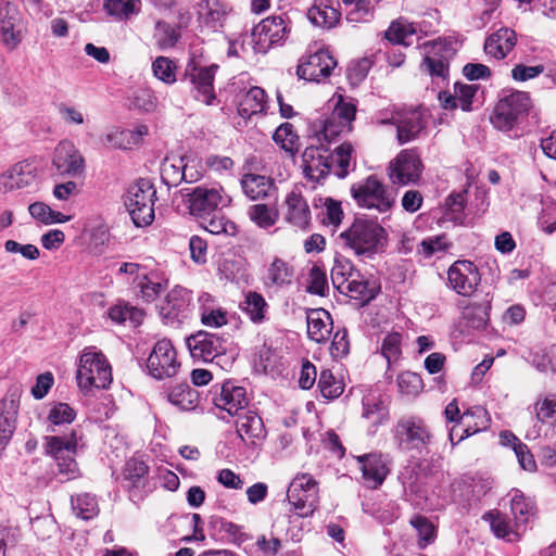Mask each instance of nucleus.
<instances>
[{
	"label": "nucleus",
	"instance_id": "nucleus-1",
	"mask_svg": "<svg viewBox=\"0 0 556 556\" xmlns=\"http://www.w3.org/2000/svg\"><path fill=\"white\" fill-rule=\"evenodd\" d=\"M338 240L355 255L371 258L384 251L388 235L377 222L357 218L339 235Z\"/></svg>",
	"mask_w": 556,
	"mask_h": 556
},
{
	"label": "nucleus",
	"instance_id": "nucleus-2",
	"mask_svg": "<svg viewBox=\"0 0 556 556\" xmlns=\"http://www.w3.org/2000/svg\"><path fill=\"white\" fill-rule=\"evenodd\" d=\"M76 379L85 394L90 393L92 389H108L113 377L105 355L94 346L84 349L79 357Z\"/></svg>",
	"mask_w": 556,
	"mask_h": 556
},
{
	"label": "nucleus",
	"instance_id": "nucleus-3",
	"mask_svg": "<svg viewBox=\"0 0 556 556\" xmlns=\"http://www.w3.org/2000/svg\"><path fill=\"white\" fill-rule=\"evenodd\" d=\"M78 437L75 430L65 435H51L45 438L46 454L56 464L58 476L61 481H68L79 477L80 471L75 460Z\"/></svg>",
	"mask_w": 556,
	"mask_h": 556
},
{
	"label": "nucleus",
	"instance_id": "nucleus-4",
	"mask_svg": "<svg viewBox=\"0 0 556 556\" xmlns=\"http://www.w3.org/2000/svg\"><path fill=\"white\" fill-rule=\"evenodd\" d=\"M156 190L149 179L141 178L126 193L125 205L136 226H148L154 220Z\"/></svg>",
	"mask_w": 556,
	"mask_h": 556
},
{
	"label": "nucleus",
	"instance_id": "nucleus-5",
	"mask_svg": "<svg viewBox=\"0 0 556 556\" xmlns=\"http://www.w3.org/2000/svg\"><path fill=\"white\" fill-rule=\"evenodd\" d=\"M532 108L533 103L528 92L513 91L498 100L491 123L502 131L511 130Z\"/></svg>",
	"mask_w": 556,
	"mask_h": 556
},
{
	"label": "nucleus",
	"instance_id": "nucleus-6",
	"mask_svg": "<svg viewBox=\"0 0 556 556\" xmlns=\"http://www.w3.org/2000/svg\"><path fill=\"white\" fill-rule=\"evenodd\" d=\"M351 195L359 207L379 213L388 212L395 202L394 194L375 175L353 184Z\"/></svg>",
	"mask_w": 556,
	"mask_h": 556
},
{
	"label": "nucleus",
	"instance_id": "nucleus-7",
	"mask_svg": "<svg viewBox=\"0 0 556 556\" xmlns=\"http://www.w3.org/2000/svg\"><path fill=\"white\" fill-rule=\"evenodd\" d=\"M190 213L205 217L228 206L231 198L220 186H199L187 193Z\"/></svg>",
	"mask_w": 556,
	"mask_h": 556
},
{
	"label": "nucleus",
	"instance_id": "nucleus-8",
	"mask_svg": "<svg viewBox=\"0 0 556 556\" xmlns=\"http://www.w3.org/2000/svg\"><path fill=\"white\" fill-rule=\"evenodd\" d=\"M24 38L22 14L13 0H0V42L15 50Z\"/></svg>",
	"mask_w": 556,
	"mask_h": 556
},
{
	"label": "nucleus",
	"instance_id": "nucleus-9",
	"mask_svg": "<svg viewBox=\"0 0 556 556\" xmlns=\"http://www.w3.org/2000/svg\"><path fill=\"white\" fill-rule=\"evenodd\" d=\"M389 177L393 184H417L424 170L419 154L414 149L402 150L389 165Z\"/></svg>",
	"mask_w": 556,
	"mask_h": 556
},
{
	"label": "nucleus",
	"instance_id": "nucleus-10",
	"mask_svg": "<svg viewBox=\"0 0 556 556\" xmlns=\"http://www.w3.org/2000/svg\"><path fill=\"white\" fill-rule=\"evenodd\" d=\"M147 367L150 375L155 379L169 378L177 374L179 363L169 340L162 339L154 344L148 357Z\"/></svg>",
	"mask_w": 556,
	"mask_h": 556
},
{
	"label": "nucleus",
	"instance_id": "nucleus-11",
	"mask_svg": "<svg viewBox=\"0 0 556 556\" xmlns=\"http://www.w3.org/2000/svg\"><path fill=\"white\" fill-rule=\"evenodd\" d=\"M192 295L180 286L174 287L157 305L159 314L167 325L180 324L189 317Z\"/></svg>",
	"mask_w": 556,
	"mask_h": 556
},
{
	"label": "nucleus",
	"instance_id": "nucleus-12",
	"mask_svg": "<svg viewBox=\"0 0 556 556\" xmlns=\"http://www.w3.org/2000/svg\"><path fill=\"white\" fill-rule=\"evenodd\" d=\"M450 287L459 295L471 296L481 281L478 267L470 261L458 260L447 270Z\"/></svg>",
	"mask_w": 556,
	"mask_h": 556
},
{
	"label": "nucleus",
	"instance_id": "nucleus-13",
	"mask_svg": "<svg viewBox=\"0 0 556 556\" xmlns=\"http://www.w3.org/2000/svg\"><path fill=\"white\" fill-rule=\"evenodd\" d=\"M52 167L61 176L79 177L85 170V160L73 142L63 140L54 149Z\"/></svg>",
	"mask_w": 556,
	"mask_h": 556
},
{
	"label": "nucleus",
	"instance_id": "nucleus-14",
	"mask_svg": "<svg viewBox=\"0 0 556 556\" xmlns=\"http://www.w3.org/2000/svg\"><path fill=\"white\" fill-rule=\"evenodd\" d=\"M288 33V25L281 16L263 20L252 31L255 50L266 52L271 46L282 42Z\"/></svg>",
	"mask_w": 556,
	"mask_h": 556
},
{
	"label": "nucleus",
	"instance_id": "nucleus-15",
	"mask_svg": "<svg viewBox=\"0 0 556 556\" xmlns=\"http://www.w3.org/2000/svg\"><path fill=\"white\" fill-rule=\"evenodd\" d=\"M302 159L305 176L317 182L327 177L333 167V155L323 144L307 147Z\"/></svg>",
	"mask_w": 556,
	"mask_h": 556
},
{
	"label": "nucleus",
	"instance_id": "nucleus-16",
	"mask_svg": "<svg viewBox=\"0 0 556 556\" xmlns=\"http://www.w3.org/2000/svg\"><path fill=\"white\" fill-rule=\"evenodd\" d=\"M395 438L405 448H421L431 441V433L424 420L416 417L401 419L395 427Z\"/></svg>",
	"mask_w": 556,
	"mask_h": 556
},
{
	"label": "nucleus",
	"instance_id": "nucleus-17",
	"mask_svg": "<svg viewBox=\"0 0 556 556\" xmlns=\"http://www.w3.org/2000/svg\"><path fill=\"white\" fill-rule=\"evenodd\" d=\"M390 122L396 126V137L400 144L415 140L427 125L419 109L394 111Z\"/></svg>",
	"mask_w": 556,
	"mask_h": 556
},
{
	"label": "nucleus",
	"instance_id": "nucleus-18",
	"mask_svg": "<svg viewBox=\"0 0 556 556\" xmlns=\"http://www.w3.org/2000/svg\"><path fill=\"white\" fill-rule=\"evenodd\" d=\"M213 404L230 416L239 415L248 405L245 389L235 386L232 382H225L222 386H215L212 390Z\"/></svg>",
	"mask_w": 556,
	"mask_h": 556
},
{
	"label": "nucleus",
	"instance_id": "nucleus-19",
	"mask_svg": "<svg viewBox=\"0 0 556 556\" xmlns=\"http://www.w3.org/2000/svg\"><path fill=\"white\" fill-rule=\"evenodd\" d=\"M188 349L194 358L212 362L226 353V341L214 333L199 331L187 339Z\"/></svg>",
	"mask_w": 556,
	"mask_h": 556
},
{
	"label": "nucleus",
	"instance_id": "nucleus-20",
	"mask_svg": "<svg viewBox=\"0 0 556 556\" xmlns=\"http://www.w3.org/2000/svg\"><path fill=\"white\" fill-rule=\"evenodd\" d=\"M337 61L327 50H318L304 58L298 66V76L308 81H319L330 75Z\"/></svg>",
	"mask_w": 556,
	"mask_h": 556
},
{
	"label": "nucleus",
	"instance_id": "nucleus-21",
	"mask_svg": "<svg viewBox=\"0 0 556 556\" xmlns=\"http://www.w3.org/2000/svg\"><path fill=\"white\" fill-rule=\"evenodd\" d=\"M283 219L291 226L306 230L311 224L312 214L306 199L299 189L291 190L282 204Z\"/></svg>",
	"mask_w": 556,
	"mask_h": 556
},
{
	"label": "nucleus",
	"instance_id": "nucleus-22",
	"mask_svg": "<svg viewBox=\"0 0 556 556\" xmlns=\"http://www.w3.org/2000/svg\"><path fill=\"white\" fill-rule=\"evenodd\" d=\"M295 278V268L288 261L275 256L267 264L262 282L268 290H281L292 286Z\"/></svg>",
	"mask_w": 556,
	"mask_h": 556
},
{
	"label": "nucleus",
	"instance_id": "nucleus-23",
	"mask_svg": "<svg viewBox=\"0 0 556 556\" xmlns=\"http://www.w3.org/2000/svg\"><path fill=\"white\" fill-rule=\"evenodd\" d=\"M37 176L34 163L25 160L15 163L0 176V185L5 192L30 186Z\"/></svg>",
	"mask_w": 556,
	"mask_h": 556
},
{
	"label": "nucleus",
	"instance_id": "nucleus-24",
	"mask_svg": "<svg viewBox=\"0 0 556 556\" xmlns=\"http://www.w3.org/2000/svg\"><path fill=\"white\" fill-rule=\"evenodd\" d=\"M426 55L420 65L421 71L432 77L444 79L448 71L450 50L442 42H427Z\"/></svg>",
	"mask_w": 556,
	"mask_h": 556
},
{
	"label": "nucleus",
	"instance_id": "nucleus-25",
	"mask_svg": "<svg viewBox=\"0 0 556 556\" xmlns=\"http://www.w3.org/2000/svg\"><path fill=\"white\" fill-rule=\"evenodd\" d=\"M216 70L217 65H211L208 67H193L191 71L187 70L186 73L197 92L195 99L206 105H211L215 100L213 83Z\"/></svg>",
	"mask_w": 556,
	"mask_h": 556
},
{
	"label": "nucleus",
	"instance_id": "nucleus-26",
	"mask_svg": "<svg viewBox=\"0 0 556 556\" xmlns=\"http://www.w3.org/2000/svg\"><path fill=\"white\" fill-rule=\"evenodd\" d=\"M363 478L368 488L377 489L389 473L387 459L381 454H366L357 457Z\"/></svg>",
	"mask_w": 556,
	"mask_h": 556
},
{
	"label": "nucleus",
	"instance_id": "nucleus-27",
	"mask_svg": "<svg viewBox=\"0 0 556 556\" xmlns=\"http://www.w3.org/2000/svg\"><path fill=\"white\" fill-rule=\"evenodd\" d=\"M240 185L243 193L251 201L264 200L275 197L277 187L269 177L258 174H244L240 179Z\"/></svg>",
	"mask_w": 556,
	"mask_h": 556
},
{
	"label": "nucleus",
	"instance_id": "nucleus-28",
	"mask_svg": "<svg viewBox=\"0 0 556 556\" xmlns=\"http://www.w3.org/2000/svg\"><path fill=\"white\" fill-rule=\"evenodd\" d=\"M237 432L243 441L255 444L266 438V429L263 419L254 412L247 410L238 415Z\"/></svg>",
	"mask_w": 556,
	"mask_h": 556
},
{
	"label": "nucleus",
	"instance_id": "nucleus-29",
	"mask_svg": "<svg viewBox=\"0 0 556 556\" xmlns=\"http://www.w3.org/2000/svg\"><path fill=\"white\" fill-rule=\"evenodd\" d=\"M307 334L317 343L326 342L332 331V318L324 308L311 309L307 313Z\"/></svg>",
	"mask_w": 556,
	"mask_h": 556
},
{
	"label": "nucleus",
	"instance_id": "nucleus-30",
	"mask_svg": "<svg viewBox=\"0 0 556 556\" xmlns=\"http://www.w3.org/2000/svg\"><path fill=\"white\" fill-rule=\"evenodd\" d=\"M340 12L333 7L332 0H314L307 11V17L312 24L330 29L340 21Z\"/></svg>",
	"mask_w": 556,
	"mask_h": 556
},
{
	"label": "nucleus",
	"instance_id": "nucleus-31",
	"mask_svg": "<svg viewBox=\"0 0 556 556\" xmlns=\"http://www.w3.org/2000/svg\"><path fill=\"white\" fill-rule=\"evenodd\" d=\"M516 33L510 28H501L492 34L484 43V51L494 59H504L515 47Z\"/></svg>",
	"mask_w": 556,
	"mask_h": 556
},
{
	"label": "nucleus",
	"instance_id": "nucleus-32",
	"mask_svg": "<svg viewBox=\"0 0 556 556\" xmlns=\"http://www.w3.org/2000/svg\"><path fill=\"white\" fill-rule=\"evenodd\" d=\"M491 299L488 294L482 301H472L463 308V319L472 329L482 330L486 327L490 316Z\"/></svg>",
	"mask_w": 556,
	"mask_h": 556
},
{
	"label": "nucleus",
	"instance_id": "nucleus-33",
	"mask_svg": "<svg viewBox=\"0 0 556 556\" xmlns=\"http://www.w3.org/2000/svg\"><path fill=\"white\" fill-rule=\"evenodd\" d=\"M239 307L253 324H262L266 320L269 305L261 293L248 291Z\"/></svg>",
	"mask_w": 556,
	"mask_h": 556
},
{
	"label": "nucleus",
	"instance_id": "nucleus-34",
	"mask_svg": "<svg viewBox=\"0 0 556 556\" xmlns=\"http://www.w3.org/2000/svg\"><path fill=\"white\" fill-rule=\"evenodd\" d=\"M149 468L139 458H130L123 469V481L127 489H141L147 484Z\"/></svg>",
	"mask_w": 556,
	"mask_h": 556
},
{
	"label": "nucleus",
	"instance_id": "nucleus-35",
	"mask_svg": "<svg viewBox=\"0 0 556 556\" xmlns=\"http://www.w3.org/2000/svg\"><path fill=\"white\" fill-rule=\"evenodd\" d=\"M300 494L290 495L288 502L293 506L294 511L300 517H308L313 515L318 505V485L311 484V488L306 489L305 492H299Z\"/></svg>",
	"mask_w": 556,
	"mask_h": 556
},
{
	"label": "nucleus",
	"instance_id": "nucleus-36",
	"mask_svg": "<svg viewBox=\"0 0 556 556\" xmlns=\"http://www.w3.org/2000/svg\"><path fill=\"white\" fill-rule=\"evenodd\" d=\"M265 91L260 87L250 88L240 99L239 114L244 118L262 113L265 110Z\"/></svg>",
	"mask_w": 556,
	"mask_h": 556
},
{
	"label": "nucleus",
	"instance_id": "nucleus-37",
	"mask_svg": "<svg viewBox=\"0 0 556 556\" xmlns=\"http://www.w3.org/2000/svg\"><path fill=\"white\" fill-rule=\"evenodd\" d=\"M167 399L170 404L180 410L194 409L199 402V393L187 383L173 387L168 392Z\"/></svg>",
	"mask_w": 556,
	"mask_h": 556
},
{
	"label": "nucleus",
	"instance_id": "nucleus-38",
	"mask_svg": "<svg viewBox=\"0 0 556 556\" xmlns=\"http://www.w3.org/2000/svg\"><path fill=\"white\" fill-rule=\"evenodd\" d=\"M103 9L110 16L125 21L140 12L141 0H103Z\"/></svg>",
	"mask_w": 556,
	"mask_h": 556
},
{
	"label": "nucleus",
	"instance_id": "nucleus-39",
	"mask_svg": "<svg viewBox=\"0 0 556 556\" xmlns=\"http://www.w3.org/2000/svg\"><path fill=\"white\" fill-rule=\"evenodd\" d=\"M483 519L490 522L491 530L496 538L514 542L519 538V527H510L506 517L498 511H490L483 516Z\"/></svg>",
	"mask_w": 556,
	"mask_h": 556
},
{
	"label": "nucleus",
	"instance_id": "nucleus-40",
	"mask_svg": "<svg viewBox=\"0 0 556 556\" xmlns=\"http://www.w3.org/2000/svg\"><path fill=\"white\" fill-rule=\"evenodd\" d=\"M184 156H167L161 166V178L168 187L177 186L185 180Z\"/></svg>",
	"mask_w": 556,
	"mask_h": 556
},
{
	"label": "nucleus",
	"instance_id": "nucleus-41",
	"mask_svg": "<svg viewBox=\"0 0 556 556\" xmlns=\"http://www.w3.org/2000/svg\"><path fill=\"white\" fill-rule=\"evenodd\" d=\"M338 290L355 300L364 302H368L375 296L374 291L368 287V281L364 279L361 273L358 277L353 276V278L342 287L338 288Z\"/></svg>",
	"mask_w": 556,
	"mask_h": 556
},
{
	"label": "nucleus",
	"instance_id": "nucleus-42",
	"mask_svg": "<svg viewBox=\"0 0 556 556\" xmlns=\"http://www.w3.org/2000/svg\"><path fill=\"white\" fill-rule=\"evenodd\" d=\"M179 37L180 35L178 30L170 24L161 20L155 22L153 40L161 50L173 48L177 43Z\"/></svg>",
	"mask_w": 556,
	"mask_h": 556
},
{
	"label": "nucleus",
	"instance_id": "nucleus-43",
	"mask_svg": "<svg viewBox=\"0 0 556 556\" xmlns=\"http://www.w3.org/2000/svg\"><path fill=\"white\" fill-rule=\"evenodd\" d=\"M28 211L35 219L46 225L65 223L71 219V216L53 211L48 204L43 202L31 203L28 207Z\"/></svg>",
	"mask_w": 556,
	"mask_h": 556
},
{
	"label": "nucleus",
	"instance_id": "nucleus-44",
	"mask_svg": "<svg viewBox=\"0 0 556 556\" xmlns=\"http://www.w3.org/2000/svg\"><path fill=\"white\" fill-rule=\"evenodd\" d=\"M353 276L358 277L359 271L355 269L353 263L345 257H336L331 268V280L334 288L345 285Z\"/></svg>",
	"mask_w": 556,
	"mask_h": 556
},
{
	"label": "nucleus",
	"instance_id": "nucleus-45",
	"mask_svg": "<svg viewBox=\"0 0 556 556\" xmlns=\"http://www.w3.org/2000/svg\"><path fill=\"white\" fill-rule=\"evenodd\" d=\"M414 36L415 29L410 24L404 21L392 22V24L386 31V38L389 41L404 46L413 45Z\"/></svg>",
	"mask_w": 556,
	"mask_h": 556
},
{
	"label": "nucleus",
	"instance_id": "nucleus-46",
	"mask_svg": "<svg viewBox=\"0 0 556 556\" xmlns=\"http://www.w3.org/2000/svg\"><path fill=\"white\" fill-rule=\"evenodd\" d=\"M72 508L75 511L76 516L88 520L98 515L99 508L96 497L85 493L79 494L75 497H72Z\"/></svg>",
	"mask_w": 556,
	"mask_h": 556
},
{
	"label": "nucleus",
	"instance_id": "nucleus-47",
	"mask_svg": "<svg viewBox=\"0 0 556 556\" xmlns=\"http://www.w3.org/2000/svg\"><path fill=\"white\" fill-rule=\"evenodd\" d=\"M510 509L515 517V523L517 527L528 521L529 517L533 513V503L523 496L519 491H515L511 501Z\"/></svg>",
	"mask_w": 556,
	"mask_h": 556
},
{
	"label": "nucleus",
	"instance_id": "nucleus-48",
	"mask_svg": "<svg viewBox=\"0 0 556 556\" xmlns=\"http://www.w3.org/2000/svg\"><path fill=\"white\" fill-rule=\"evenodd\" d=\"M248 215L250 219L261 228H269L274 226L278 219V212L270 210L265 204L251 205Z\"/></svg>",
	"mask_w": 556,
	"mask_h": 556
},
{
	"label": "nucleus",
	"instance_id": "nucleus-49",
	"mask_svg": "<svg viewBox=\"0 0 556 556\" xmlns=\"http://www.w3.org/2000/svg\"><path fill=\"white\" fill-rule=\"evenodd\" d=\"M353 153V147L351 143L344 142L339 146L333 155V167L331 172L339 177L344 178L349 173L350 161Z\"/></svg>",
	"mask_w": 556,
	"mask_h": 556
},
{
	"label": "nucleus",
	"instance_id": "nucleus-50",
	"mask_svg": "<svg viewBox=\"0 0 556 556\" xmlns=\"http://www.w3.org/2000/svg\"><path fill=\"white\" fill-rule=\"evenodd\" d=\"M137 288L139 289L140 296L144 302H153L160 293L166 289L167 282L153 280L148 275L143 274L137 281Z\"/></svg>",
	"mask_w": 556,
	"mask_h": 556
},
{
	"label": "nucleus",
	"instance_id": "nucleus-51",
	"mask_svg": "<svg viewBox=\"0 0 556 556\" xmlns=\"http://www.w3.org/2000/svg\"><path fill=\"white\" fill-rule=\"evenodd\" d=\"M318 388L326 399H337L343 393V383L337 380L329 369L321 370L318 379Z\"/></svg>",
	"mask_w": 556,
	"mask_h": 556
},
{
	"label": "nucleus",
	"instance_id": "nucleus-52",
	"mask_svg": "<svg viewBox=\"0 0 556 556\" xmlns=\"http://www.w3.org/2000/svg\"><path fill=\"white\" fill-rule=\"evenodd\" d=\"M538 420L549 425L556 424V394L538 399L534 405Z\"/></svg>",
	"mask_w": 556,
	"mask_h": 556
},
{
	"label": "nucleus",
	"instance_id": "nucleus-53",
	"mask_svg": "<svg viewBox=\"0 0 556 556\" xmlns=\"http://www.w3.org/2000/svg\"><path fill=\"white\" fill-rule=\"evenodd\" d=\"M273 139L287 152L294 153L298 150L299 137L290 123L281 124L274 132Z\"/></svg>",
	"mask_w": 556,
	"mask_h": 556
},
{
	"label": "nucleus",
	"instance_id": "nucleus-54",
	"mask_svg": "<svg viewBox=\"0 0 556 556\" xmlns=\"http://www.w3.org/2000/svg\"><path fill=\"white\" fill-rule=\"evenodd\" d=\"M109 318L117 324H123L127 319L132 323L139 324L142 318V312L136 307L116 304L112 306L108 312Z\"/></svg>",
	"mask_w": 556,
	"mask_h": 556
},
{
	"label": "nucleus",
	"instance_id": "nucleus-55",
	"mask_svg": "<svg viewBox=\"0 0 556 556\" xmlns=\"http://www.w3.org/2000/svg\"><path fill=\"white\" fill-rule=\"evenodd\" d=\"M175 70L176 65L166 56H157L152 63L154 76L165 84H173L176 81Z\"/></svg>",
	"mask_w": 556,
	"mask_h": 556
},
{
	"label": "nucleus",
	"instance_id": "nucleus-56",
	"mask_svg": "<svg viewBox=\"0 0 556 556\" xmlns=\"http://www.w3.org/2000/svg\"><path fill=\"white\" fill-rule=\"evenodd\" d=\"M401 344L402 336L399 332L389 333L383 339L381 353L389 364L399 359L402 353Z\"/></svg>",
	"mask_w": 556,
	"mask_h": 556
},
{
	"label": "nucleus",
	"instance_id": "nucleus-57",
	"mask_svg": "<svg viewBox=\"0 0 556 556\" xmlns=\"http://www.w3.org/2000/svg\"><path fill=\"white\" fill-rule=\"evenodd\" d=\"M130 137V129L113 128L104 135L102 142L109 148L129 149L131 147Z\"/></svg>",
	"mask_w": 556,
	"mask_h": 556
},
{
	"label": "nucleus",
	"instance_id": "nucleus-58",
	"mask_svg": "<svg viewBox=\"0 0 556 556\" xmlns=\"http://www.w3.org/2000/svg\"><path fill=\"white\" fill-rule=\"evenodd\" d=\"M397 386L403 394L415 395L422 389L421 377L412 371H405L399 375Z\"/></svg>",
	"mask_w": 556,
	"mask_h": 556
},
{
	"label": "nucleus",
	"instance_id": "nucleus-59",
	"mask_svg": "<svg viewBox=\"0 0 556 556\" xmlns=\"http://www.w3.org/2000/svg\"><path fill=\"white\" fill-rule=\"evenodd\" d=\"M356 105L351 101H345L342 96L339 97V101L334 105L330 116L340 121L344 125L352 126V122L355 118Z\"/></svg>",
	"mask_w": 556,
	"mask_h": 556
},
{
	"label": "nucleus",
	"instance_id": "nucleus-60",
	"mask_svg": "<svg viewBox=\"0 0 556 556\" xmlns=\"http://www.w3.org/2000/svg\"><path fill=\"white\" fill-rule=\"evenodd\" d=\"M321 214L324 224L338 227L341 224L343 217L341 203L331 198H326L324 202V211Z\"/></svg>",
	"mask_w": 556,
	"mask_h": 556
},
{
	"label": "nucleus",
	"instance_id": "nucleus-61",
	"mask_svg": "<svg viewBox=\"0 0 556 556\" xmlns=\"http://www.w3.org/2000/svg\"><path fill=\"white\" fill-rule=\"evenodd\" d=\"M419 536V546L425 547L434 538L433 525L424 516H416L410 520Z\"/></svg>",
	"mask_w": 556,
	"mask_h": 556
},
{
	"label": "nucleus",
	"instance_id": "nucleus-62",
	"mask_svg": "<svg viewBox=\"0 0 556 556\" xmlns=\"http://www.w3.org/2000/svg\"><path fill=\"white\" fill-rule=\"evenodd\" d=\"M225 13L220 0H202L199 3V14L206 23L218 21Z\"/></svg>",
	"mask_w": 556,
	"mask_h": 556
},
{
	"label": "nucleus",
	"instance_id": "nucleus-63",
	"mask_svg": "<svg viewBox=\"0 0 556 556\" xmlns=\"http://www.w3.org/2000/svg\"><path fill=\"white\" fill-rule=\"evenodd\" d=\"M74 418V409L65 403H58L53 405L48 415V419L53 426L70 424Z\"/></svg>",
	"mask_w": 556,
	"mask_h": 556
},
{
	"label": "nucleus",
	"instance_id": "nucleus-64",
	"mask_svg": "<svg viewBox=\"0 0 556 556\" xmlns=\"http://www.w3.org/2000/svg\"><path fill=\"white\" fill-rule=\"evenodd\" d=\"M328 290L326 271L317 265H314L309 271V285L307 291L318 295H325Z\"/></svg>",
	"mask_w": 556,
	"mask_h": 556
}]
</instances>
